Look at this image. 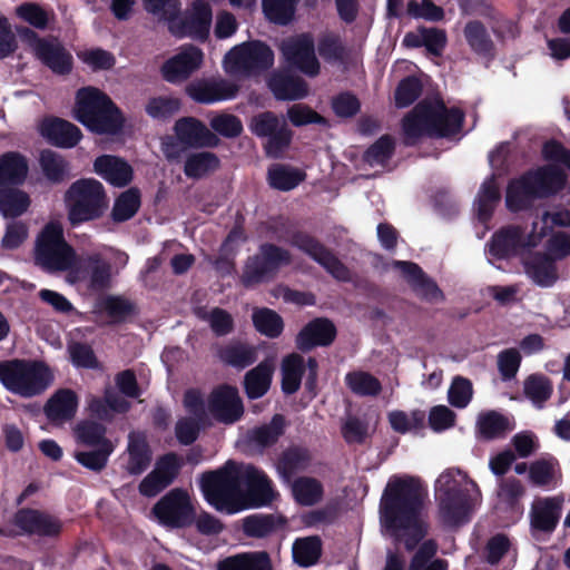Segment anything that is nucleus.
Masks as SVG:
<instances>
[{"label":"nucleus","instance_id":"1","mask_svg":"<svg viewBox=\"0 0 570 570\" xmlns=\"http://www.w3.org/2000/svg\"><path fill=\"white\" fill-rule=\"evenodd\" d=\"M200 488L217 511L234 514L250 507L269 504L274 498L267 475L252 464L228 460L202 475Z\"/></svg>","mask_w":570,"mask_h":570},{"label":"nucleus","instance_id":"2","mask_svg":"<svg viewBox=\"0 0 570 570\" xmlns=\"http://www.w3.org/2000/svg\"><path fill=\"white\" fill-rule=\"evenodd\" d=\"M423 489L413 476H392L380 505L381 524L407 550H413L426 535L423 518Z\"/></svg>","mask_w":570,"mask_h":570},{"label":"nucleus","instance_id":"3","mask_svg":"<svg viewBox=\"0 0 570 570\" xmlns=\"http://www.w3.org/2000/svg\"><path fill=\"white\" fill-rule=\"evenodd\" d=\"M435 493L440 519L449 527L468 522L480 498L476 483L460 470L441 473L435 483Z\"/></svg>","mask_w":570,"mask_h":570},{"label":"nucleus","instance_id":"4","mask_svg":"<svg viewBox=\"0 0 570 570\" xmlns=\"http://www.w3.org/2000/svg\"><path fill=\"white\" fill-rule=\"evenodd\" d=\"M463 121L459 109H446L438 98L424 99L409 112L402 124L407 144L428 135L431 137H448L458 132Z\"/></svg>","mask_w":570,"mask_h":570},{"label":"nucleus","instance_id":"5","mask_svg":"<svg viewBox=\"0 0 570 570\" xmlns=\"http://www.w3.org/2000/svg\"><path fill=\"white\" fill-rule=\"evenodd\" d=\"M146 10L163 20L170 22L169 30L177 37H190L205 40L212 26V9L203 0H196L184 18L175 21L180 6L177 0H144Z\"/></svg>","mask_w":570,"mask_h":570},{"label":"nucleus","instance_id":"6","mask_svg":"<svg viewBox=\"0 0 570 570\" xmlns=\"http://www.w3.org/2000/svg\"><path fill=\"white\" fill-rule=\"evenodd\" d=\"M75 118L98 134H116L124 125L120 110L105 92L95 87L77 91Z\"/></svg>","mask_w":570,"mask_h":570},{"label":"nucleus","instance_id":"7","mask_svg":"<svg viewBox=\"0 0 570 570\" xmlns=\"http://www.w3.org/2000/svg\"><path fill=\"white\" fill-rule=\"evenodd\" d=\"M0 382L17 395L33 397L52 384L53 374L43 362L13 358L0 362Z\"/></svg>","mask_w":570,"mask_h":570},{"label":"nucleus","instance_id":"8","mask_svg":"<svg viewBox=\"0 0 570 570\" xmlns=\"http://www.w3.org/2000/svg\"><path fill=\"white\" fill-rule=\"evenodd\" d=\"M71 226L101 218L109 206L102 184L92 178L72 183L63 196Z\"/></svg>","mask_w":570,"mask_h":570},{"label":"nucleus","instance_id":"9","mask_svg":"<svg viewBox=\"0 0 570 570\" xmlns=\"http://www.w3.org/2000/svg\"><path fill=\"white\" fill-rule=\"evenodd\" d=\"M563 184L564 175L556 166H546L530 171L510 183L505 196L507 206L513 212L525 209L535 198L556 193L562 188Z\"/></svg>","mask_w":570,"mask_h":570},{"label":"nucleus","instance_id":"10","mask_svg":"<svg viewBox=\"0 0 570 570\" xmlns=\"http://www.w3.org/2000/svg\"><path fill=\"white\" fill-rule=\"evenodd\" d=\"M36 264L48 272H70L78 261L76 250L66 242L59 223H48L39 233L35 248Z\"/></svg>","mask_w":570,"mask_h":570},{"label":"nucleus","instance_id":"11","mask_svg":"<svg viewBox=\"0 0 570 570\" xmlns=\"http://www.w3.org/2000/svg\"><path fill=\"white\" fill-rule=\"evenodd\" d=\"M274 63L272 49L262 41H248L233 47L224 57L226 73L243 79L257 76Z\"/></svg>","mask_w":570,"mask_h":570},{"label":"nucleus","instance_id":"12","mask_svg":"<svg viewBox=\"0 0 570 570\" xmlns=\"http://www.w3.org/2000/svg\"><path fill=\"white\" fill-rule=\"evenodd\" d=\"M248 127L255 136L267 139L264 149L268 157H281L291 145L293 132L287 121L272 111L253 116Z\"/></svg>","mask_w":570,"mask_h":570},{"label":"nucleus","instance_id":"13","mask_svg":"<svg viewBox=\"0 0 570 570\" xmlns=\"http://www.w3.org/2000/svg\"><path fill=\"white\" fill-rule=\"evenodd\" d=\"M83 266H75L67 275V281L71 284L80 281H88V289L94 292H102L111 287L112 276L118 273L102 255L98 252L83 254L80 258Z\"/></svg>","mask_w":570,"mask_h":570},{"label":"nucleus","instance_id":"14","mask_svg":"<svg viewBox=\"0 0 570 570\" xmlns=\"http://www.w3.org/2000/svg\"><path fill=\"white\" fill-rule=\"evenodd\" d=\"M159 522L170 528H184L195 520V509L189 494L176 488L164 495L153 508Z\"/></svg>","mask_w":570,"mask_h":570},{"label":"nucleus","instance_id":"15","mask_svg":"<svg viewBox=\"0 0 570 570\" xmlns=\"http://www.w3.org/2000/svg\"><path fill=\"white\" fill-rule=\"evenodd\" d=\"M281 51L291 66L309 77L320 73V62L315 56L314 39L308 33L288 38L281 43Z\"/></svg>","mask_w":570,"mask_h":570},{"label":"nucleus","instance_id":"16","mask_svg":"<svg viewBox=\"0 0 570 570\" xmlns=\"http://www.w3.org/2000/svg\"><path fill=\"white\" fill-rule=\"evenodd\" d=\"M238 91L237 83L222 77L199 79L186 87L187 95L194 101L205 105L234 99Z\"/></svg>","mask_w":570,"mask_h":570},{"label":"nucleus","instance_id":"17","mask_svg":"<svg viewBox=\"0 0 570 570\" xmlns=\"http://www.w3.org/2000/svg\"><path fill=\"white\" fill-rule=\"evenodd\" d=\"M541 235H524L520 227L509 226L495 233L489 243V253L498 258L517 255L521 249L534 247Z\"/></svg>","mask_w":570,"mask_h":570},{"label":"nucleus","instance_id":"18","mask_svg":"<svg viewBox=\"0 0 570 570\" xmlns=\"http://www.w3.org/2000/svg\"><path fill=\"white\" fill-rule=\"evenodd\" d=\"M292 244L312 257L338 281H348L351 275L347 267L320 242L306 234L293 236Z\"/></svg>","mask_w":570,"mask_h":570},{"label":"nucleus","instance_id":"19","mask_svg":"<svg viewBox=\"0 0 570 570\" xmlns=\"http://www.w3.org/2000/svg\"><path fill=\"white\" fill-rule=\"evenodd\" d=\"M208 410L217 421L225 424L238 421L244 413L237 390L228 385L219 386L210 393Z\"/></svg>","mask_w":570,"mask_h":570},{"label":"nucleus","instance_id":"20","mask_svg":"<svg viewBox=\"0 0 570 570\" xmlns=\"http://www.w3.org/2000/svg\"><path fill=\"white\" fill-rule=\"evenodd\" d=\"M179 459L175 453L161 456L139 484L140 494L151 498L166 489L176 479L179 472Z\"/></svg>","mask_w":570,"mask_h":570},{"label":"nucleus","instance_id":"21","mask_svg":"<svg viewBox=\"0 0 570 570\" xmlns=\"http://www.w3.org/2000/svg\"><path fill=\"white\" fill-rule=\"evenodd\" d=\"M14 524L27 534L57 537L62 530V522L47 512L21 509L14 514Z\"/></svg>","mask_w":570,"mask_h":570},{"label":"nucleus","instance_id":"22","mask_svg":"<svg viewBox=\"0 0 570 570\" xmlns=\"http://www.w3.org/2000/svg\"><path fill=\"white\" fill-rule=\"evenodd\" d=\"M203 58L204 55L197 47H183L177 55L163 65V77L169 82L184 81L202 66Z\"/></svg>","mask_w":570,"mask_h":570},{"label":"nucleus","instance_id":"23","mask_svg":"<svg viewBox=\"0 0 570 570\" xmlns=\"http://www.w3.org/2000/svg\"><path fill=\"white\" fill-rule=\"evenodd\" d=\"M39 131L50 144L61 148H71L81 139L80 129L61 118L43 119L39 125Z\"/></svg>","mask_w":570,"mask_h":570},{"label":"nucleus","instance_id":"24","mask_svg":"<svg viewBox=\"0 0 570 570\" xmlns=\"http://www.w3.org/2000/svg\"><path fill=\"white\" fill-rule=\"evenodd\" d=\"M175 132L179 141L188 147H215L219 139L200 120L186 117L176 121Z\"/></svg>","mask_w":570,"mask_h":570},{"label":"nucleus","instance_id":"25","mask_svg":"<svg viewBox=\"0 0 570 570\" xmlns=\"http://www.w3.org/2000/svg\"><path fill=\"white\" fill-rule=\"evenodd\" d=\"M562 504V497L537 499L530 511L531 528L542 532H552L558 524Z\"/></svg>","mask_w":570,"mask_h":570},{"label":"nucleus","instance_id":"26","mask_svg":"<svg viewBox=\"0 0 570 570\" xmlns=\"http://www.w3.org/2000/svg\"><path fill=\"white\" fill-rule=\"evenodd\" d=\"M336 336L334 324L327 318H315L305 325L296 337L301 351L330 345Z\"/></svg>","mask_w":570,"mask_h":570},{"label":"nucleus","instance_id":"27","mask_svg":"<svg viewBox=\"0 0 570 570\" xmlns=\"http://www.w3.org/2000/svg\"><path fill=\"white\" fill-rule=\"evenodd\" d=\"M78 397L69 389L57 391L45 404L43 411L48 420L56 425L70 421L76 415Z\"/></svg>","mask_w":570,"mask_h":570},{"label":"nucleus","instance_id":"28","mask_svg":"<svg viewBox=\"0 0 570 570\" xmlns=\"http://www.w3.org/2000/svg\"><path fill=\"white\" fill-rule=\"evenodd\" d=\"M95 171L116 187H124L132 180V168L124 159L111 155L98 157L94 163Z\"/></svg>","mask_w":570,"mask_h":570},{"label":"nucleus","instance_id":"29","mask_svg":"<svg viewBox=\"0 0 570 570\" xmlns=\"http://www.w3.org/2000/svg\"><path fill=\"white\" fill-rule=\"evenodd\" d=\"M127 453L126 470L129 474H140L150 465L153 453L144 433L135 431L129 433Z\"/></svg>","mask_w":570,"mask_h":570},{"label":"nucleus","instance_id":"30","mask_svg":"<svg viewBox=\"0 0 570 570\" xmlns=\"http://www.w3.org/2000/svg\"><path fill=\"white\" fill-rule=\"evenodd\" d=\"M217 356L222 363L243 370L257 360V348L246 342L233 340L218 347Z\"/></svg>","mask_w":570,"mask_h":570},{"label":"nucleus","instance_id":"31","mask_svg":"<svg viewBox=\"0 0 570 570\" xmlns=\"http://www.w3.org/2000/svg\"><path fill=\"white\" fill-rule=\"evenodd\" d=\"M268 87L278 100H297L307 95L306 82L285 72H274L268 80Z\"/></svg>","mask_w":570,"mask_h":570},{"label":"nucleus","instance_id":"32","mask_svg":"<svg viewBox=\"0 0 570 570\" xmlns=\"http://www.w3.org/2000/svg\"><path fill=\"white\" fill-rule=\"evenodd\" d=\"M311 461V454L306 449L293 446L281 454L276 470L286 482H289L295 474L305 471Z\"/></svg>","mask_w":570,"mask_h":570},{"label":"nucleus","instance_id":"33","mask_svg":"<svg viewBox=\"0 0 570 570\" xmlns=\"http://www.w3.org/2000/svg\"><path fill=\"white\" fill-rule=\"evenodd\" d=\"M217 570H273L267 552L256 551L227 557L217 563Z\"/></svg>","mask_w":570,"mask_h":570},{"label":"nucleus","instance_id":"34","mask_svg":"<svg viewBox=\"0 0 570 570\" xmlns=\"http://www.w3.org/2000/svg\"><path fill=\"white\" fill-rule=\"evenodd\" d=\"M554 262L546 254L538 253L525 263V272L539 286H552L559 277Z\"/></svg>","mask_w":570,"mask_h":570},{"label":"nucleus","instance_id":"35","mask_svg":"<svg viewBox=\"0 0 570 570\" xmlns=\"http://www.w3.org/2000/svg\"><path fill=\"white\" fill-rule=\"evenodd\" d=\"M463 36L471 50L476 55L484 57L494 55V43L481 21H468L463 28Z\"/></svg>","mask_w":570,"mask_h":570},{"label":"nucleus","instance_id":"36","mask_svg":"<svg viewBox=\"0 0 570 570\" xmlns=\"http://www.w3.org/2000/svg\"><path fill=\"white\" fill-rule=\"evenodd\" d=\"M284 421L281 415H275L269 424L255 428L247 433L246 441L250 449L262 451L276 443L283 434Z\"/></svg>","mask_w":570,"mask_h":570},{"label":"nucleus","instance_id":"37","mask_svg":"<svg viewBox=\"0 0 570 570\" xmlns=\"http://www.w3.org/2000/svg\"><path fill=\"white\" fill-rule=\"evenodd\" d=\"M28 173V165L23 157L16 153H7L0 157V189L8 185L22 183Z\"/></svg>","mask_w":570,"mask_h":570},{"label":"nucleus","instance_id":"38","mask_svg":"<svg viewBox=\"0 0 570 570\" xmlns=\"http://www.w3.org/2000/svg\"><path fill=\"white\" fill-rule=\"evenodd\" d=\"M37 58L55 73L66 75L71 71L72 57L59 42L47 41Z\"/></svg>","mask_w":570,"mask_h":570},{"label":"nucleus","instance_id":"39","mask_svg":"<svg viewBox=\"0 0 570 570\" xmlns=\"http://www.w3.org/2000/svg\"><path fill=\"white\" fill-rule=\"evenodd\" d=\"M72 432L77 444L82 446L92 448L114 444L106 436V428L96 421H80L72 428Z\"/></svg>","mask_w":570,"mask_h":570},{"label":"nucleus","instance_id":"40","mask_svg":"<svg viewBox=\"0 0 570 570\" xmlns=\"http://www.w3.org/2000/svg\"><path fill=\"white\" fill-rule=\"evenodd\" d=\"M273 371V362L263 361L245 375V389L248 397L258 399L267 392Z\"/></svg>","mask_w":570,"mask_h":570},{"label":"nucleus","instance_id":"41","mask_svg":"<svg viewBox=\"0 0 570 570\" xmlns=\"http://www.w3.org/2000/svg\"><path fill=\"white\" fill-rule=\"evenodd\" d=\"M476 428L480 436L485 440L501 438L513 429L509 419L495 411L481 413L478 416Z\"/></svg>","mask_w":570,"mask_h":570},{"label":"nucleus","instance_id":"42","mask_svg":"<svg viewBox=\"0 0 570 570\" xmlns=\"http://www.w3.org/2000/svg\"><path fill=\"white\" fill-rule=\"evenodd\" d=\"M219 164L218 157L213 153H195L187 157L184 173L189 178L198 179L217 170Z\"/></svg>","mask_w":570,"mask_h":570},{"label":"nucleus","instance_id":"43","mask_svg":"<svg viewBox=\"0 0 570 570\" xmlns=\"http://www.w3.org/2000/svg\"><path fill=\"white\" fill-rule=\"evenodd\" d=\"M40 166L46 178L53 184L63 181L69 175V164L63 156L49 149L41 151Z\"/></svg>","mask_w":570,"mask_h":570},{"label":"nucleus","instance_id":"44","mask_svg":"<svg viewBox=\"0 0 570 570\" xmlns=\"http://www.w3.org/2000/svg\"><path fill=\"white\" fill-rule=\"evenodd\" d=\"M304 360L298 354H291L282 363V389L286 394L295 393L302 381Z\"/></svg>","mask_w":570,"mask_h":570},{"label":"nucleus","instance_id":"45","mask_svg":"<svg viewBox=\"0 0 570 570\" xmlns=\"http://www.w3.org/2000/svg\"><path fill=\"white\" fill-rule=\"evenodd\" d=\"M292 492L299 504L308 507L322 500L323 485L314 478L301 476L292 483Z\"/></svg>","mask_w":570,"mask_h":570},{"label":"nucleus","instance_id":"46","mask_svg":"<svg viewBox=\"0 0 570 570\" xmlns=\"http://www.w3.org/2000/svg\"><path fill=\"white\" fill-rule=\"evenodd\" d=\"M552 392L551 381L542 374H531L523 382V394L538 407L543 406Z\"/></svg>","mask_w":570,"mask_h":570},{"label":"nucleus","instance_id":"47","mask_svg":"<svg viewBox=\"0 0 570 570\" xmlns=\"http://www.w3.org/2000/svg\"><path fill=\"white\" fill-rule=\"evenodd\" d=\"M499 202V186L492 176L482 184L475 200L479 219L482 222L489 219Z\"/></svg>","mask_w":570,"mask_h":570},{"label":"nucleus","instance_id":"48","mask_svg":"<svg viewBox=\"0 0 570 570\" xmlns=\"http://www.w3.org/2000/svg\"><path fill=\"white\" fill-rule=\"evenodd\" d=\"M305 175L293 167L276 164L268 169V181L269 185L278 190H291L295 188L303 179Z\"/></svg>","mask_w":570,"mask_h":570},{"label":"nucleus","instance_id":"49","mask_svg":"<svg viewBox=\"0 0 570 570\" xmlns=\"http://www.w3.org/2000/svg\"><path fill=\"white\" fill-rule=\"evenodd\" d=\"M29 196L19 189H0V212L7 218H14L27 212Z\"/></svg>","mask_w":570,"mask_h":570},{"label":"nucleus","instance_id":"50","mask_svg":"<svg viewBox=\"0 0 570 570\" xmlns=\"http://www.w3.org/2000/svg\"><path fill=\"white\" fill-rule=\"evenodd\" d=\"M345 383L358 396H376L382 390L381 382L371 373L363 371L347 373Z\"/></svg>","mask_w":570,"mask_h":570},{"label":"nucleus","instance_id":"51","mask_svg":"<svg viewBox=\"0 0 570 570\" xmlns=\"http://www.w3.org/2000/svg\"><path fill=\"white\" fill-rule=\"evenodd\" d=\"M94 448V450L76 451L73 458L83 468L94 472H100L107 466L109 456L115 450V445L107 444L105 446Z\"/></svg>","mask_w":570,"mask_h":570},{"label":"nucleus","instance_id":"52","mask_svg":"<svg viewBox=\"0 0 570 570\" xmlns=\"http://www.w3.org/2000/svg\"><path fill=\"white\" fill-rule=\"evenodd\" d=\"M320 56L327 62H343L348 57V50L341 37L333 32H325L318 39Z\"/></svg>","mask_w":570,"mask_h":570},{"label":"nucleus","instance_id":"53","mask_svg":"<svg viewBox=\"0 0 570 570\" xmlns=\"http://www.w3.org/2000/svg\"><path fill=\"white\" fill-rule=\"evenodd\" d=\"M284 520L273 514H255L244 520V532L249 537L262 538L268 535L283 525Z\"/></svg>","mask_w":570,"mask_h":570},{"label":"nucleus","instance_id":"54","mask_svg":"<svg viewBox=\"0 0 570 570\" xmlns=\"http://www.w3.org/2000/svg\"><path fill=\"white\" fill-rule=\"evenodd\" d=\"M140 207V194L138 189L130 188L120 194L116 199L111 218L114 222L121 223L130 219Z\"/></svg>","mask_w":570,"mask_h":570},{"label":"nucleus","instance_id":"55","mask_svg":"<svg viewBox=\"0 0 570 570\" xmlns=\"http://www.w3.org/2000/svg\"><path fill=\"white\" fill-rule=\"evenodd\" d=\"M273 275L274 273L269 268L265 258L258 252L257 255H254L247 259L242 275V283L246 287H250L267 281Z\"/></svg>","mask_w":570,"mask_h":570},{"label":"nucleus","instance_id":"56","mask_svg":"<svg viewBox=\"0 0 570 570\" xmlns=\"http://www.w3.org/2000/svg\"><path fill=\"white\" fill-rule=\"evenodd\" d=\"M195 313L197 317L208 322L213 332L218 336L227 335L234 330L232 315L223 308L215 307L210 312H207L205 308L199 307Z\"/></svg>","mask_w":570,"mask_h":570},{"label":"nucleus","instance_id":"57","mask_svg":"<svg viewBox=\"0 0 570 570\" xmlns=\"http://www.w3.org/2000/svg\"><path fill=\"white\" fill-rule=\"evenodd\" d=\"M252 318L255 328L268 337H277L283 331L281 316L269 308H255Z\"/></svg>","mask_w":570,"mask_h":570},{"label":"nucleus","instance_id":"58","mask_svg":"<svg viewBox=\"0 0 570 570\" xmlns=\"http://www.w3.org/2000/svg\"><path fill=\"white\" fill-rule=\"evenodd\" d=\"M321 556V541L316 537L298 539L293 546V558L299 566L314 564Z\"/></svg>","mask_w":570,"mask_h":570},{"label":"nucleus","instance_id":"59","mask_svg":"<svg viewBox=\"0 0 570 570\" xmlns=\"http://www.w3.org/2000/svg\"><path fill=\"white\" fill-rule=\"evenodd\" d=\"M297 0H263L266 17L278 24H287L294 17Z\"/></svg>","mask_w":570,"mask_h":570},{"label":"nucleus","instance_id":"60","mask_svg":"<svg viewBox=\"0 0 570 570\" xmlns=\"http://www.w3.org/2000/svg\"><path fill=\"white\" fill-rule=\"evenodd\" d=\"M394 151V140L392 137L384 135L379 138L364 153L363 160L371 167L384 166L392 157Z\"/></svg>","mask_w":570,"mask_h":570},{"label":"nucleus","instance_id":"61","mask_svg":"<svg viewBox=\"0 0 570 570\" xmlns=\"http://www.w3.org/2000/svg\"><path fill=\"white\" fill-rule=\"evenodd\" d=\"M14 12L22 21L40 30L48 27L51 18L49 12L35 2H23L14 9Z\"/></svg>","mask_w":570,"mask_h":570},{"label":"nucleus","instance_id":"62","mask_svg":"<svg viewBox=\"0 0 570 570\" xmlns=\"http://www.w3.org/2000/svg\"><path fill=\"white\" fill-rule=\"evenodd\" d=\"M180 109V100L171 96L154 97L146 104L145 110L147 115L155 119H166Z\"/></svg>","mask_w":570,"mask_h":570},{"label":"nucleus","instance_id":"63","mask_svg":"<svg viewBox=\"0 0 570 570\" xmlns=\"http://www.w3.org/2000/svg\"><path fill=\"white\" fill-rule=\"evenodd\" d=\"M389 422L395 432L406 433L421 429L424 425V413L421 411H413L411 413L393 411L389 414Z\"/></svg>","mask_w":570,"mask_h":570},{"label":"nucleus","instance_id":"64","mask_svg":"<svg viewBox=\"0 0 570 570\" xmlns=\"http://www.w3.org/2000/svg\"><path fill=\"white\" fill-rule=\"evenodd\" d=\"M210 128L226 138L238 137L243 131V125L238 117L232 114H218L210 118Z\"/></svg>","mask_w":570,"mask_h":570}]
</instances>
